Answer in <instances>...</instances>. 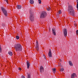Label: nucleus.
Instances as JSON below:
<instances>
[{"label":"nucleus","instance_id":"nucleus-1","mask_svg":"<svg viewBox=\"0 0 78 78\" xmlns=\"http://www.w3.org/2000/svg\"><path fill=\"white\" fill-rule=\"evenodd\" d=\"M15 48L16 51H22V46L20 44H17L15 45Z\"/></svg>","mask_w":78,"mask_h":78},{"label":"nucleus","instance_id":"nucleus-2","mask_svg":"<svg viewBox=\"0 0 78 78\" xmlns=\"http://www.w3.org/2000/svg\"><path fill=\"white\" fill-rule=\"evenodd\" d=\"M31 10L30 9V14L29 16V19L31 22H34V16H33V15L31 14L32 12H31Z\"/></svg>","mask_w":78,"mask_h":78},{"label":"nucleus","instance_id":"nucleus-3","mask_svg":"<svg viewBox=\"0 0 78 78\" xmlns=\"http://www.w3.org/2000/svg\"><path fill=\"white\" fill-rule=\"evenodd\" d=\"M1 9L5 16L6 17H7V16H8L7 10H6L5 8L2 7H1Z\"/></svg>","mask_w":78,"mask_h":78},{"label":"nucleus","instance_id":"nucleus-4","mask_svg":"<svg viewBox=\"0 0 78 78\" xmlns=\"http://www.w3.org/2000/svg\"><path fill=\"white\" fill-rule=\"evenodd\" d=\"M47 16V12L45 11H43L41 13L40 18H44V17H45Z\"/></svg>","mask_w":78,"mask_h":78},{"label":"nucleus","instance_id":"nucleus-5","mask_svg":"<svg viewBox=\"0 0 78 78\" xmlns=\"http://www.w3.org/2000/svg\"><path fill=\"white\" fill-rule=\"evenodd\" d=\"M73 10V6H72V5H69L68 8V11H69V12Z\"/></svg>","mask_w":78,"mask_h":78},{"label":"nucleus","instance_id":"nucleus-6","mask_svg":"<svg viewBox=\"0 0 78 78\" xmlns=\"http://www.w3.org/2000/svg\"><path fill=\"white\" fill-rule=\"evenodd\" d=\"M69 12L70 15H71V16H74L75 15V11L73 10L71 11H69Z\"/></svg>","mask_w":78,"mask_h":78},{"label":"nucleus","instance_id":"nucleus-7","mask_svg":"<svg viewBox=\"0 0 78 78\" xmlns=\"http://www.w3.org/2000/svg\"><path fill=\"white\" fill-rule=\"evenodd\" d=\"M64 36L65 37H66L67 36V30L66 29H64Z\"/></svg>","mask_w":78,"mask_h":78},{"label":"nucleus","instance_id":"nucleus-8","mask_svg":"<svg viewBox=\"0 0 78 78\" xmlns=\"http://www.w3.org/2000/svg\"><path fill=\"white\" fill-rule=\"evenodd\" d=\"M40 70L41 73H42L44 72V68L42 66H40Z\"/></svg>","mask_w":78,"mask_h":78},{"label":"nucleus","instance_id":"nucleus-9","mask_svg":"<svg viewBox=\"0 0 78 78\" xmlns=\"http://www.w3.org/2000/svg\"><path fill=\"white\" fill-rule=\"evenodd\" d=\"M75 76H76V74H75V73H73L71 75V78H75Z\"/></svg>","mask_w":78,"mask_h":78},{"label":"nucleus","instance_id":"nucleus-10","mask_svg":"<svg viewBox=\"0 0 78 78\" xmlns=\"http://www.w3.org/2000/svg\"><path fill=\"white\" fill-rule=\"evenodd\" d=\"M52 31L53 32V34L55 35V36L56 35V32H55V29L52 28Z\"/></svg>","mask_w":78,"mask_h":78},{"label":"nucleus","instance_id":"nucleus-11","mask_svg":"<svg viewBox=\"0 0 78 78\" xmlns=\"http://www.w3.org/2000/svg\"><path fill=\"white\" fill-rule=\"evenodd\" d=\"M21 8H22V6L20 5H18L16 6V8L18 9H21Z\"/></svg>","mask_w":78,"mask_h":78},{"label":"nucleus","instance_id":"nucleus-12","mask_svg":"<svg viewBox=\"0 0 78 78\" xmlns=\"http://www.w3.org/2000/svg\"><path fill=\"white\" fill-rule=\"evenodd\" d=\"M27 69H29L30 68V63H29V62L28 61H27Z\"/></svg>","mask_w":78,"mask_h":78},{"label":"nucleus","instance_id":"nucleus-13","mask_svg":"<svg viewBox=\"0 0 78 78\" xmlns=\"http://www.w3.org/2000/svg\"><path fill=\"white\" fill-rule=\"evenodd\" d=\"M49 58H51L52 56V54H51V52L50 51L48 55Z\"/></svg>","mask_w":78,"mask_h":78},{"label":"nucleus","instance_id":"nucleus-14","mask_svg":"<svg viewBox=\"0 0 78 78\" xmlns=\"http://www.w3.org/2000/svg\"><path fill=\"white\" fill-rule=\"evenodd\" d=\"M34 1L33 0H30V4H33L34 3Z\"/></svg>","mask_w":78,"mask_h":78},{"label":"nucleus","instance_id":"nucleus-15","mask_svg":"<svg viewBox=\"0 0 78 78\" xmlns=\"http://www.w3.org/2000/svg\"><path fill=\"white\" fill-rule=\"evenodd\" d=\"M8 54L10 55V56H12V52L9 51L8 52Z\"/></svg>","mask_w":78,"mask_h":78},{"label":"nucleus","instance_id":"nucleus-16","mask_svg":"<svg viewBox=\"0 0 78 78\" xmlns=\"http://www.w3.org/2000/svg\"><path fill=\"white\" fill-rule=\"evenodd\" d=\"M69 64L70 65V66H73V64H72V62L71 61H69Z\"/></svg>","mask_w":78,"mask_h":78},{"label":"nucleus","instance_id":"nucleus-17","mask_svg":"<svg viewBox=\"0 0 78 78\" xmlns=\"http://www.w3.org/2000/svg\"><path fill=\"white\" fill-rule=\"evenodd\" d=\"M58 13H59V14H62V12L61 11V10H59V11H58Z\"/></svg>","mask_w":78,"mask_h":78},{"label":"nucleus","instance_id":"nucleus-18","mask_svg":"<svg viewBox=\"0 0 78 78\" xmlns=\"http://www.w3.org/2000/svg\"><path fill=\"white\" fill-rule=\"evenodd\" d=\"M38 2L39 4H41V0H38Z\"/></svg>","mask_w":78,"mask_h":78},{"label":"nucleus","instance_id":"nucleus-19","mask_svg":"<svg viewBox=\"0 0 78 78\" xmlns=\"http://www.w3.org/2000/svg\"><path fill=\"white\" fill-rule=\"evenodd\" d=\"M16 39H19V36H16Z\"/></svg>","mask_w":78,"mask_h":78},{"label":"nucleus","instance_id":"nucleus-20","mask_svg":"<svg viewBox=\"0 0 78 78\" xmlns=\"http://www.w3.org/2000/svg\"><path fill=\"white\" fill-rule=\"evenodd\" d=\"M31 76V75H30V74H28V78H30V77Z\"/></svg>","mask_w":78,"mask_h":78},{"label":"nucleus","instance_id":"nucleus-21","mask_svg":"<svg viewBox=\"0 0 78 78\" xmlns=\"http://www.w3.org/2000/svg\"><path fill=\"white\" fill-rule=\"evenodd\" d=\"M2 49L1 48V47L0 45V53H2Z\"/></svg>","mask_w":78,"mask_h":78},{"label":"nucleus","instance_id":"nucleus-22","mask_svg":"<svg viewBox=\"0 0 78 78\" xmlns=\"http://www.w3.org/2000/svg\"><path fill=\"white\" fill-rule=\"evenodd\" d=\"M60 71L61 72H63V71H64V69L63 68L61 69L60 70Z\"/></svg>","mask_w":78,"mask_h":78},{"label":"nucleus","instance_id":"nucleus-23","mask_svg":"<svg viewBox=\"0 0 78 78\" xmlns=\"http://www.w3.org/2000/svg\"><path fill=\"white\" fill-rule=\"evenodd\" d=\"M39 45V44L38 43V41H37L36 45Z\"/></svg>","mask_w":78,"mask_h":78},{"label":"nucleus","instance_id":"nucleus-24","mask_svg":"<svg viewBox=\"0 0 78 78\" xmlns=\"http://www.w3.org/2000/svg\"><path fill=\"white\" fill-rule=\"evenodd\" d=\"M35 47L36 48H38L39 47V45H36Z\"/></svg>","mask_w":78,"mask_h":78},{"label":"nucleus","instance_id":"nucleus-25","mask_svg":"<svg viewBox=\"0 0 78 78\" xmlns=\"http://www.w3.org/2000/svg\"><path fill=\"white\" fill-rule=\"evenodd\" d=\"M50 8H48V9H47V11H50Z\"/></svg>","mask_w":78,"mask_h":78},{"label":"nucleus","instance_id":"nucleus-26","mask_svg":"<svg viewBox=\"0 0 78 78\" xmlns=\"http://www.w3.org/2000/svg\"><path fill=\"white\" fill-rule=\"evenodd\" d=\"M5 2H6V3L8 4V0H4Z\"/></svg>","mask_w":78,"mask_h":78},{"label":"nucleus","instance_id":"nucleus-27","mask_svg":"<svg viewBox=\"0 0 78 78\" xmlns=\"http://www.w3.org/2000/svg\"><path fill=\"white\" fill-rule=\"evenodd\" d=\"M52 71H56V69H55V68L52 69Z\"/></svg>","mask_w":78,"mask_h":78},{"label":"nucleus","instance_id":"nucleus-28","mask_svg":"<svg viewBox=\"0 0 78 78\" xmlns=\"http://www.w3.org/2000/svg\"><path fill=\"white\" fill-rule=\"evenodd\" d=\"M36 49L37 51H39V47L38 48H36Z\"/></svg>","mask_w":78,"mask_h":78},{"label":"nucleus","instance_id":"nucleus-29","mask_svg":"<svg viewBox=\"0 0 78 78\" xmlns=\"http://www.w3.org/2000/svg\"><path fill=\"white\" fill-rule=\"evenodd\" d=\"M76 7H77V9H78V2H77Z\"/></svg>","mask_w":78,"mask_h":78},{"label":"nucleus","instance_id":"nucleus-30","mask_svg":"<svg viewBox=\"0 0 78 78\" xmlns=\"http://www.w3.org/2000/svg\"><path fill=\"white\" fill-rule=\"evenodd\" d=\"M21 78H25V76H21Z\"/></svg>","mask_w":78,"mask_h":78},{"label":"nucleus","instance_id":"nucleus-31","mask_svg":"<svg viewBox=\"0 0 78 78\" xmlns=\"http://www.w3.org/2000/svg\"><path fill=\"white\" fill-rule=\"evenodd\" d=\"M18 69H19V70H21L22 69H21V68H18Z\"/></svg>","mask_w":78,"mask_h":78},{"label":"nucleus","instance_id":"nucleus-32","mask_svg":"<svg viewBox=\"0 0 78 78\" xmlns=\"http://www.w3.org/2000/svg\"><path fill=\"white\" fill-rule=\"evenodd\" d=\"M76 33L77 34H78V30L76 31Z\"/></svg>","mask_w":78,"mask_h":78},{"label":"nucleus","instance_id":"nucleus-33","mask_svg":"<svg viewBox=\"0 0 78 78\" xmlns=\"http://www.w3.org/2000/svg\"><path fill=\"white\" fill-rule=\"evenodd\" d=\"M53 73H55V72H56V71H53Z\"/></svg>","mask_w":78,"mask_h":78},{"label":"nucleus","instance_id":"nucleus-34","mask_svg":"<svg viewBox=\"0 0 78 78\" xmlns=\"http://www.w3.org/2000/svg\"><path fill=\"white\" fill-rule=\"evenodd\" d=\"M44 59H46V58H45V56H44Z\"/></svg>","mask_w":78,"mask_h":78},{"label":"nucleus","instance_id":"nucleus-35","mask_svg":"<svg viewBox=\"0 0 78 78\" xmlns=\"http://www.w3.org/2000/svg\"><path fill=\"white\" fill-rule=\"evenodd\" d=\"M1 75V73H0V75Z\"/></svg>","mask_w":78,"mask_h":78},{"label":"nucleus","instance_id":"nucleus-36","mask_svg":"<svg viewBox=\"0 0 78 78\" xmlns=\"http://www.w3.org/2000/svg\"><path fill=\"white\" fill-rule=\"evenodd\" d=\"M77 0V1H78V0Z\"/></svg>","mask_w":78,"mask_h":78}]
</instances>
